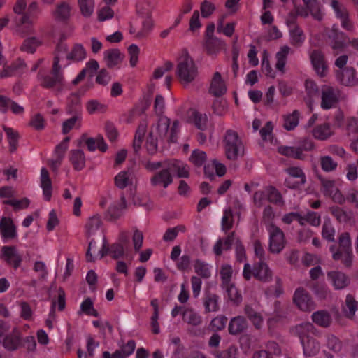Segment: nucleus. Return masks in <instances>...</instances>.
Instances as JSON below:
<instances>
[{
    "label": "nucleus",
    "mask_w": 358,
    "mask_h": 358,
    "mask_svg": "<svg viewBox=\"0 0 358 358\" xmlns=\"http://www.w3.org/2000/svg\"><path fill=\"white\" fill-rule=\"evenodd\" d=\"M334 260H342L345 267L352 266L353 254L351 249V239L348 232L342 233L338 237V247L336 244L329 248Z\"/></svg>",
    "instance_id": "f257e3e1"
},
{
    "label": "nucleus",
    "mask_w": 358,
    "mask_h": 358,
    "mask_svg": "<svg viewBox=\"0 0 358 358\" xmlns=\"http://www.w3.org/2000/svg\"><path fill=\"white\" fill-rule=\"evenodd\" d=\"M223 145L226 157L232 161L238 159L244 154V146L238 133L232 129H227L223 136Z\"/></svg>",
    "instance_id": "f03ea898"
},
{
    "label": "nucleus",
    "mask_w": 358,
    "mask_h": 358,
    "mask_svg": "<svg viewBox=\"0 0 358 358\" xmlns=\"http://www.w3.org/2000/svg\"><path fill=\"white\" fill-rule=\"evenodd\" d=\"M197 67L187 52L182 55L177 64L176 74L185 84L192 83L197 76Z\"/></svg>",
    "instance_id": "7ed1b4c3"
},
{
    "label": "nucleus",
    "mask_w": 358,
    "mask_h": 358,
    "mask_svg": "<svg viewBox=\"0 0 358 358\" xmlns=\"http://www.w3.org/2000/svg\"><path fill=\"white\" fill-rule=\"evenodd\" d=\"M304 6L295 5L294 9L297 15L306 18L310 14L317 21H321L323 14L321 11V4L318 0H302Z\"/></svg>",
    "instance_id": "20e7f679"
},
{
    "label": "nucleus",
    "mask_w": 358,
    "mask_h": 358,
    "mask_svg": "<svg viewBox=\"0 0 358 358\" xmlns=\"http://www.w3.org/2000/svg\"><path fill=\"white\" fill-rule=\"evenodd\" d=\"M59 59L55 56L51 76H38L41 80V85L44 88H52L56 85H63L64 76L61 72V66L59 64Z\"/></svg>",
    "instance_id": "39448f33"
},
{
    "label": "nucleus",
    "mask_w": 358,
    "mask_h": 358,
    "mask_svg": "<svg viewBox=\"0 0 358 358\" xmlns=\"http://www.w3.org/2000/svg\"><path fill=\"white\" fill-rule=\"evenodd\" d=\"M339 90L330 85H322L321 87V108L328 110L336 106L339 102Z\"/></svg>",
    "instance_id": "423d86ee"
},
{
    "label": "nucleus",
    "mask_w": 358,
    "mask_h": 358,
    "mask_svg": "<svg viewBox=\"0 0 358 358\" xmlns=\"http://www.w3.org/2000/svg\"><path fill=\"white\" fill-rule=\"evenodd\" d=\"M39 12L38 3L33 1L29 4L27 10L23 14L17 24V31L20 34H30L32 32L31 25L33 21L31 18L36 17Z\"/></svg>",
    "instance_id": "0eeeda50"
},
{
    "label": "nucleus",
    "mask_w": 358,
    "mask_h": 358,
    "mask_svg": "<svg viewBox=\"0 0 358 358\" xmlns=\"http://www.w3.org/2000/svg\"><path fill=\"white\" fill-rule=\"evenodd\" d=\"M293 301L302 311L309 312L315 308V303L310 295L303 287H299L296 289L293 296Z\"/></svg>",
    "instance_id": "6e6552de"
},
{
    "label": "nucleus",
    "mask_w": 358,
    "mask_h": 358,
    "mask_svg": "<svg viewBox=\"0 0 358 358\" xmlns=\"http://www.w3.org/2000/svg\"><path fill=\"white\" fill-rule=\"evenodd\" d=\"M269 236V251L280 253L285 248V235L282 231L275 225H271Z\"/></svg>",
    "instance_id": "1a4fd4ad"
},
{
    "label": "nucleus",
    "mask_w": 358,
    "mask_h": 358,
    "mask_svg": "<svg viewBox=\"0 0 358 358\" xmlns=\"http://www.w3.org/2000/svg\"><path fill=\"white\" fill-rule=\"evenodd\" d=\"M290 178L285 181L286 187L290 189H297L306 183V176L303 170L298 166H292L286 169Z\"/></svg>",
    "instance_id": "9d476101"
},
{
    "label": "nucleus",
    "mask_w": 358,
    "mask_h": 358,
    "mask_svg": "<svg viewBox=\"0 0 358 358\" xmlns=\"http://www.w3.org/2000/svg\"><path fill=\"white\" fill-rule=\"evenodd\" d=\"M8 351H15L22 345V336L20 330L14 328L12 331L5 336L1 342Z\"/></svg>",
    "instance_id": "9b49d317"
},
{
    "label": "nucleus",
    "mask_w": 358,
    "mask_h": 358,
    "mask_svg": "<svg viewBox=\"0 0 358 358\" xmlns=\"http://www.w3.org/2000/svg\"><path fill=\"white\" fill-rule=\"evenodd\" d=\"M290 332L300 339L301 343L310 338V334L317 335L319 333L318 330L310 322H303L297 324L290 329Z\"/></svg>",
    "instance_id": "f8f14e48"
},
{
    "label": "nucleus",
    "mask_w": 358,
    "mask_h": 358,
    "mask_svg": "<svg viewBox=\"0 0 358 358\" xmlns=\"http://www.w3.org/2000/svg\"><path fill=\"white\" fill-rule=\"evenodd\" d=\"M1 257L15 269L20 267L22 261V256L17 252L15 246H3Z\"/></svg>",
    "instance_id": "ddd939ff"
},
{
    "label": "nucleus",
    "mask_w": 358,
    "mask_h": 358,
    "mask_svg": "<svg viewBox=\"0 0 358 358\" xmlns=\"http://www.w3.org/2000/svg\"><path fill=\"white\" fill-rule=\"evenodd\" d=\"M320 180L322 185L323 194L325 196H331L336 203L343 204V194L336 187L334 181L325 180L324 178H321Z\"/></svg>",
    "instance_id": "4468645a"
},
{
    "label": "nucleus",
    "mask_w": 358,
    "mask_h": 358,
    "mask_svg": "<svg viewBox=\"0 0 358 358\" xmlns=\"http://www.w3.org/2000/svg\"><path fill=\"white\" fill-rule=\"evenodd\" d=\"M27 64L24 61L18 58L10 65L3 66V69L0 73V78L20 76L24 73Z\"/></svg>",
    "instance_id": "2eb2a0df"
},
{
    "label": "nucleus",
    "mask_w": 358,
    "mask_h": 358,
    "mask_svg": "<svg viewBox=\"0 0 358 358\" xmlns=\"http://www.w3.org/2000/svg\"><path fill=\"white\" fill-rule=\"evenodd\" d=\"M150 182L153 186L162 185L164 188H166L170 184H171L173 182V178L171 175V170L169 169V164L166 168H164L162 171L156 173L151 178Z\"/></svg>",
    "instance_id": "dca6fc26"
},
{
    "label": "nucleus",
    "mask_w": 358,
    "mask_h": 358,
    "mask_svg": "<svg viewBox=\"0 0 358 358\" xmlns=\"http://www.w3.org/2000/svg\"><path fill=\"white\" fill-rule=\"evenodd\" d=\"M336 78L343 85L352 86L358 83L355 77V70L352 67H346L336 71Z\"/></svg>",
    "instance_id": "f3484780"
},
{
    "label": "nucleus",
    "mask_w": 358,
    "mask_h": 358,
    "mask_svg": "<svg viewBox=\"0 0 358 358\" xmlns=\"http://www.w3.org/2000/svg\"><path fill=\"white\" fill-rule=\"evenodd\" d=\"M248 327V323L243 316L232 317L229 323L228 331L231 335H238L245 332Z\"/></svg>",
    "instance_id": "a211bd4d"
},
{
    "label": "nucleus",
    "mask_w": 358,
    "mask_h": 358,
    "mask_svg": "<svg viewBox=\"0 0 358 358\" xmlns=\"http://www.w3.org/2000/svg\"><path fill=\"white\" fill-rule=\"evenodd\" d=\"M0 229L2 237L6 240H11L17 236L16 227L12 219L2 217L0 221Z\"/></svg>",
    "instance_id": "6ab92c4d"
},
{
    "label": "nucleus",
    "mask_w": 358,
    "mask_h": 358,
    "mask_svg": "<svg viewBox=\"0 0 358 358\" xmlns=\"http://www.w3.org/2000/svg\"><path fill=\"white\" fill-rule=\"evenodd\" d=\"M227 92V87L219 72H215L211 80L209 92L216 97H220Z\"/></svg>",
    "instance_id": "aec40b11"
},
{
    "label": "nucleus",
    "mask_w": 358,
    "mask_h": 358,
    "mask_svg": "<svg viewBox=\"0 0 358 358\" xmlns=\"http://www.w3.org/2000/svg\"><path fill=\"white\" fill-rule=\"evenodd\" d=\"M311 63L317 74L323 77L326 74L327 65L323 53L319 50H315L310 54Z\"/></svg>",
    "instance_id": "412c9836"
},
{
    "label": "nucleus",
    "mask_w": 358,
    "mask_h": 358,
    "mask_svg": "<svg viewBox=\"0 0 358 358\" xmlns=\"http://www.w3.org/2000/svg\"><path fill=\"white\" fill-rule=\"evenodd\" d=\"M253 276L262 282H268L272 278V271L268 266L263 261L255 264Z\"/></svg>",
    "instance_id": "4be33fe9"
},
{
    "label": "nucleus",
    "mask_w": 358,
    "mask_h": 358,
    "mask_svg": "<svg viewBox=\"0 0 358 358\" xmlns=\"http://www.w3.org/2000/svg\"><path fill=\"white\" fill-rule=\"evenodd\" d=\"M235 232L229 233L224 239L219 238L213 246V252L217 256L222 254L223 250H229L236 241Z\"/></svg>",
    "instance_id": "5701e85b"
},
{
    "label": "nucleus",
    "mask_w": 358,
    "mask_h": 358,
    "mask_svg": "<svg viewBox=\"0 0 358 358\" xmlns=\"http://www.w3.org/2000/svg\"><path fill=\"white\" fill-rule=\"evenodd\" d=\"M71 9L70 5L65 1L57 4L53 12L55 20L59 22L66 23L71 16Z\"/></svg>",
    "instance_id": "b1692460"
},
{
    "label": "nucleus",
    "mask_w": 358,
    "mask_h": 358,
    "mask_svg": "<svg viewBox=\"0 0 358 358\" xmlns=\"http://www.w3.org/2000/svg\"><path fill=\"white\" fill-rule=\"evenodd\" d=\"M311 319L315 324L323 328L329 327L332 323L331 314L325 310L314 312L311 315Z\"/></svg>",
    "instance_id": "393cba45"
},
{
    "label": "nucleus",
    "mask_w": 358,
    "mask_h": 358,
    "mask_svg": "<svg viewBox=\"0 0 358 358\" xmlns=\"http://www.w3.org/2000/svg\"><path fill=\"white\" fill-rule=\"evenodd\" d=\"M327 277L336 289H343L350 283L349 278L340 271H330L327 273Z\"/></svg>",
    "instance_id": "a878e982"
},
{
    "label": "nucleus",
    "mask_w": 358,
    "mask_h": 358,
    "mask_svg": "<svg viewBox=\"0 0 358 358\" xmlns=\"http://www.w3.org/2000/svg\"><path fill=\"white\" fill-rule=\"evenodd\" d=\"M126 208L127 201L124 196L122 195L120 198V204L114 203L108 208L106 213V219L109 221H113L120 218L122 215V210Z\"/></svg>",
    "instance_id": "bb28decb"
},
{
    "label": "nucleus",
    "mask_w": 358,
    "mask_h": 358,
    "mask_svg": "<svg viewBox=\"0 0 358 358\" xmlns=\"http://www.w3.org/2000/svg\"><path fill=\"white\" fill-rule=\"evenodd\" d=\"M124 57V55L117 48L109 49L104 52V60L108 68H113L120 64Z\"/></svg>",
    "instance_id": "cd10ccee"
},
{
    "label": "nucleus",
    "mask_w": 358,
    "mask_h": 358,
    "mask_svg": "<svg viewBox=\"0 0 358 358\" xmlns=\"http://www.w3.org/2000/svg\"><path fill=\"white\" fill-rule=\"evenodd\" d=\"M69 160L73 169L76 171L82 170L85 166V157L82 150H71L69 152Z\"/></svg>",
    "instance_id": "c85d7f7f"
},
{
    "label": "nucleus",
    "mask_w": 358,
    "mask_h": 358,
    "mask_svg": "<svg viewBox=\"0 0 358 358\" xmlns=\"http://www.w3.org/2000/svg\"><path fill=\"white\" fill-rule=\"evenodd\" d=\"M224 45V42L215 36L205 38L203 43V48L208 55H216Z\"/></svg>",
    "instance_id": "c756f323"
},
{
    "label": "nucleus",
    "mask_w": 358,
    "mask_h": 358,
    "mask_svg": "<svg viewBox=\"0 0 358 358\" xmlns=\"http://www.w3.org/2000/svg\"><path fill=\"white\" fill-rule=\"evenodd\" d=\"M41 186L45 199L50 201L52 196V182L48 171L45 168L41 170Z\"/></svg>",
    "instance_id": "7c9ffc66"
},
{
    "label": "nucleus",
    "mask_w": 358,
    "mask_h": 358,
    "mask_svg": "<svg viewBox=\"0 0 358 358\" xmlns=\"http://www.w3.org/2000/svg\"><path fill=\"white\" fill-rule=\"evenodd\" d=\"M278 151L284 156L296 159L303 160L306 157V155L301 152L298 145L296 146H280L278 148Z\"/></svg>",
    "instance_id": "2f4dec72"
},
{
    "label": "nucleus",
    "mask_w": 358,
    "mask_h": 358,
    "mask_svg": "<svg viewBox=\"0 0 358 358\" xmlns=\"http://www.w3.org/2000/svg\"><path fill=\"white\" fill-rule=\"evenodd\" d=\"M305 89L306 96L304 97V101L308 106L311 109L313 97L318 96L319 88L317 84L310 80H306L305 82Z\"/></svg>",
    "instance_id": "473e14b6"
},
{
    "label": "nucleus",
    "mask_w": 358,
    "mask_h": 358,
    "mask_svg": "<svg viewBox=\"0 0 358 358\" xmlns=\"http://www.w3.org/2000/svg\"><path fill=\"white\" fill-rule=\"evenodd\" d=\"M244 313L257 329L262 327L263 317L260 313L255 310L251 306L245 305Z\"/></svg>",
    "instance_id": "72a5a7b5"
},
{
    "label": "nucleus",
    "mask_w": 358,
    "mask_h": 358,
    "mask_svg": "<svg viewBox=\"0 0 358 358\" xmlns=\"http://www.w3.org/2000/svg\"><path fill=\"white\" fill-rule=\"evenodd\" d=\"M303 353L307 357L316 355L320 348V343L313 337L308 338L301 343Z\"/></svg>",
    "instance_id": "f704fd0d"
},
{
    "label": "nucleus",
    "mask_w": 358,
    "mask_h": 358,
    "mask_svg": "<svg viewBox=\"0 0 358 358\" xmlns=\"http://www.w3.org/2000/svg\"><path fill=\"white\" fill-rule=\"evenodd\" d=\"M358 308V303L351 294H348L343 306V311L348 318L352 319Z\"/></svg>",
    "instance_id": "c9c22d12"
},
{
    "label": "nucleus",
    "mask_w": 358,
    "mask_h": 358,
    "mask_svg": "<svg viewBox=\"0 0 358 358\" xmlns=\"http://www.w3.org/2000/svg\"><path fill=\"white\" fill-rule=\"evenodd\" d=\"M218 299L219 297L215 294L210 292L206 293L203 301L206 313L216 312L219 310Z\"/></svg>",
    "instance_id": "e433bc0d"
},
{
    "label": "nucleus",
    "mask_w": 358,
    "mask_h": 358,
    "mask_svg": "<svg viewBox=\"0 0 358 358\" xmlns=\"http://www.w3.org/2000/svg\"><path fill=\"white\" fill-rule=\"evenodd\" d=\"M4 131L6 132L9 143V151L10 152H14L17 149L18 145V140L20 138L19 133L17 131H15L12 128L7 127L6 126L3 127Z\"/></svg>",
    "instance_id": "4c0bfd02"
},
{
    "label": "nucleus",
    "mask_w": 358,
    "mask_h": 358,
    "mask_svg": "<svg viewBox=\"0 0 358 358\" xmlns=\"http://www.w3.org/2000/svg\"><path fill=\"white\" fill-rule=\"evenodd\" d=\"M333 134L330 125L327 123L318 125L313 130V136L319 140H326Z\"/></svg>",
    "instance_id": "58836bf2"
},
{
    "label": "nucleus",
    "mask_w": 358,
    "mask_h": 358,
    "mask_svg": "<svg viewBox=\"0 0 358 358\" xmlns=\"http://www.w3.org/2000/svg\"><path fill=\"white\" fill-rule=\"evenodd\" d=\"M131 172L129 171H120L114 178L115 186L120 189H123L131 184Z\"/></svg>",
    "instance_id": "ea45409f"
},
{
    "label": "nucleus",
    "mask_w": 358,
    "mask_h": 358,
    "mask_svg": "<svg viewBox=\"0 0 358 358\" xmlns=\"http://www.w3.org/2000/svg\"><path fill=\"white\" fill-rule=\"evenodd\" d=\"M299 113L295 110L292 113L283 116L284 124L283 127L287 131H292L299 124Z\"/></svg>",
    "instance_id": "a19ab883"
},
{
    "label": "nucleus",
    "mask_w": 358,
    "mask_h": 358,
    "mask_svg": "<svg viewBox=\"0 0 358 358\" xmlns=\"http://www.w3.org/2000/svg\"><path fill=\"white\" fill-rule=\"evenodd\" d=\"M86 57V51L81 44H75L70 53L66 55V59L73 62H79Z\"/></svg>",
    "instance_id": "79ce46f5"
},
{
    "label": "nucleus",
    "mask_w": 358,
    "mask_h": 358,
    "mask_svg": "<svg viewBox=\"0 0 358 358\" xmlns=\"http://www.w3.org/2000/svg\"><path fill=\"white\" fill-rule=\"evenodd\" d=\"M169 169L171 172H176L178 178H187L189 176V169L187 166H183L181 162L174 160L169 162Z\"/></svg>",
    "instance_id": "37998d69"
},
{
    "label": "nucleus",
    "mask_w": 358,
    "mask_h": 358,
    "mask_svg": "<svg viewBox=\"0 0 358 358\" xmlns=\"http://www.w3.org/2000/svg\"><path fill=\"white\" fill-rule=\"evenodd\" d=\"M101 224L102 222L101 218L98 215H94L89 218L85 224L87 236L90 237V236L94 235L99 229Z\"/></svg>",
    "instance_id": "c03bdc74"
},
{
    "label": "nucleus",
    "mask_w": 358,
    "mask_h": 358,
    "mask_svg": "<svg viewBox=\"0 0 358 358\" xmlns=\"http://www.w3.org/2000/svg\"><path fill=\"white\" fill-rule=\"evenodd\" d=\"M289 50V47L287 45H284L281 48L280 50L276 53L277 62L275 64V67L280 71L284 72L287 57Z\"/></svg>",
    "instance_id": "a18cd8bd"
},
{
    "label": "nucleus",
    "mask_w": 358,
    "mask_h": 358,
    "mask_svg": "<svg viewBox=\"0 0 358 358\" xmlns=\"http://www.w3.org/2000/svg\"><path fill=\"white\" fill-rule=\"evenodd\" d=\"M169 126L170 119H169L166 117H161L159 119L157 125V131L158 134V138L160 140H164L165 138L167 137Z\"/></svg>",
    "instance_id": "49530a36"
},
{
    "label": "nucleus",
    "mask_w": 358,
    "mask_h": 358,
    "mask_svg": "<svg viewBox=\"0 0 358 358\" xmlns=\"http://www.w3.org/2000/svg\"><path fill=\"white\" fill-rule=\"evenodd\" d=\"M183 320L187 322L189 324L193 326L200 325L202 322V319L200 315H199L196 312H194L192 309H187L183 313Z\"/></svg>",
    "instance_id": "de8ad7c7"
},
{
    "label": "nucleus",
    "mask_w": 358,
    "mask_h": 358,
    "mask_svg": "<svg viewBox=\"0 0 358 358\" xmlns=\"http://www.w3.org/2000/svg\"><path fill=\"white\" fill-rule=\"evenodd\" d=\"M78 5L82 15L84 17H90L94 12V0H78Z\"/></svg>",
    "instance_id": "09e8293b"
},
{
    "label": "nucleus",
    "mask_w": 358,
    "mask_h": 358,
    "mask_svg": "<svg viewBox=\"0 0 358 358\" xmlns=\"http://www.w3.org/2000/svg\"><path fill=\"white\" fill-rule=\"evenodd\" d=\"M335 229L329 221H325L322 225V236L329 242L335 243Z\"/></svg>",
    "instance_id": "8fccbe9b"
},
{
    "label": "nucleus",
    "mask_w": 358,
    "mask_h": 358,
    "mask_svg": "<svg viewBox=\"0 0 358 358\" xmlns=\"http://www.w3.org/2000/svg\"><path fill=\"white\" fill-rule=\"evenodd\" d=\"M207 159L206 153L204 151L200 150H194L190 157V162L195 166L200 167L206 162Z\"/></svg>",
    "instance_id": "3c124183"
},
{
    "label": "nucleus",
    "mask_w": 358,
    "mask_h": 358,
    "mask_svg": "<svg viewBox=\"0 0 358 358\" xmlns=\"http://www.w3.org/2000/svg\"><path fill=\"white\" fill-rule=\"evenodd\" d=\"M332 215L339 222H348L351 219L352 213H348L339 207H333L331 208Z\"/></svg>",
    "instance_id": "603ef678"
},
{
    "label": "nucleus",
    "mask_w": 358,
    "mask_h": 358,
    "mask_svg": "<svg viewBox=\"0 0 358 358\" xmlns=\"http://www.w3.org/2000/svg\"><path fill=\"white\" fill-rule=\"evenodd\" d=\"M227 292L229 299L236 305H238L242 301V296L234 285H228L227 286Z\"/></svg>",
    "instance_id": "864d4df0"
},
{
    "label": "nucleus",
    "mask_w": 358,
    "mask_h": 358,
    "mask_svg": "<svg viewBox=\"0 0 358 358\" xmlns=\"http://www.w3.org/2000/svg\"><path fill=\"white\" fill-rule=\"evenodd\" d=\"M194 269L195 272L203 278H208L210 276L208 265L199 259L196 260Z\"/></svg>",
    "instance_id": "5fc2aeb1"
},
{
    "label": "nucleus",
    "mask_w": 358,
    "mask_h": 358,
    "mask_svg": "<svg viewBox=\"0 0 358 358\" xmlns=\"http://www.w3.org/2000/svg\"><path fill=\"white\" fill-rule=\"evenodd\" d=\"M268 200L269 202L277 204L282 205L283 200L281 193L274 187H269L267 194Z\"/></svg>",
    "instance_id": "6e6d98bb"
},
{
    "label": "nucleus",
    "mask_w": 358,
    "mask_h": 358,
    "mask_svg": "<svg viewBox=\"0 0 358 358\" xmlns=\"http://www.w3.org/2000/svg\"><path fill=\"white\" fill-rule=\"evenodd\" d=\"M227 320V317L222 315H218L213 318L210 323V327L212 331H217L224 329Z\"/></svg>",
    "instance_id": "4d7b16f0"
},
{
    "label": "nucleus",
    "mask_w": 358,
    "mask_h": 358,
    "mask_svg": "<svg viewBox=\"0 0 358 358\" xmlns=\"http://www.w3.org/2000/svg\"><path fill=\"white\" fill-rule=\"evenodd\" d=\"M192 117L196 127L200 130H205L207 127L208 117L206 115H203L198 111H193Z\"/></svg>",
    "instance_id": "13d9d810"
},
{
    "label": "nucleus",
    "mask_w": 358,
    "mask_h": 358,
    "mask_svg": "<svg viewBox=\"0 0 358 358\" xmlns=\"http://www.w3.org/2000/svg\"><path fill=\"white\" fill-rule=\"evenodd\" d=\"M81 311L87 315L99 317V313L94 308L93 302L90 298L85 299L80 305Z\"/></svg>",
    "instance_id": "bf43d9fd"
},
{
    "label": "nucleus",
    "mask_w": 358,
    "mask_h": 358,
    "mask_svg": "<svg viewBox=\"0 0 358 358\" xmlns=\"http://www.w3.org/2000/svg\"><path fill=\"white\" fill-rule=\"evenodd\" d=\"M215 5L208 0H204L201 3L200 10L203 18H208L215 12Z\"/></svg>",
    "instance_id": "052dcab7"
},
{
    "label": "nucleus",
    "mask_w": 358,
    "mask_h": 358,
    "mask_svg": "<svg viewBox=\"0 0 358 358\" xmlns=\"http://www.w3.org/2000/svg\"><path fill=\"white\" fill-rule=\"evenodd\" d=\"M343 37V34H338L336 31H333L332 34L329 35V38H332L331 48L334 50H341L345 47Z\"/></svg>",
    "instance_id": "680f3d73"
},
{
    "label": "nucleus",
    "mask_w": 358,
    "mask_h": 358,
    "mask_svg": "<svg viewBox=\"0 0 358 358\" xmlns=\"http://www.w3.org/2000/svg\"><path fill=\"white\" fill-rule=\"evenodd\" d=\"M40 45V42L35 37H31L24 40L21 46V50L29 53H34L36 47Z\"/></svg>",
    "instance_id": "e2e57ef3"
},
{
    "label": "nucleus",
    "mask_w": 358,
    "mask_h": 358,
    "mask_svg": "<svg viewBox=\"0 0 358 358\" xmlns=\"http://www.w3.org/2000/svg\"><path fill=\"white\" fill-rule=\"evenodd\" d=\"M212 109L215 114L221 116L227 110V101L223 99H216L213 101Z\"/></svg>",
    "instance_id": "0e129e2a"
},
{
    "label": "nucleus",
    "mask_w": 358,
    "mask_h": 358,
    "mask_svg": "<svg viewBox=\"0 0 358 358\" xmlns=\"http://www.w3.org/2000/svg\"><path fill=\"white\" fill-rule=\"evenodd\" d=\"M232 213L230 208L224 211V215L222 219V229L224 232L230 230L233 227Z\"/></svg>",
    "instance_id": "69168bd1"
},
{
    "label": "nucleus",
    "mask_w": 358,
    "mask_h": 358,
    "mask_svg": "<svg viewBox=\"0 0 358 358\" xmlns=\"http://www.w3.org/2000/svg\"><path fill=\"white\" fill-rule=\"evenodd\" d=\"M110 255L114 259H118L124 255L125 248L122 243H114L110 245Z\"/></svg>",
    "instance_id": "338daca9"
},
{
    "label": "nucleus",
    "mask_w": 358,
    "mask_h": 358,
    "mask_svg": "<svg viewBox=\"0 0 358 358\" xmlns=\"http://www.w3.org/2000/svg\"><path fill=\"white\" fill-rule=\"evenodd\" d=\"M237 352V348L234 345H231L226 350L217 352L214 355L215 358H236Z\"/></svg>",
    "instance_id": "774afa93"
}]
</instances>
